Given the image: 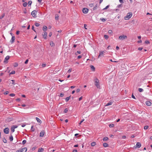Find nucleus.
<instances>
[{
	"mask_svg": "<svg viewBox=\"0 0 152 152\" xmlns=\"http://www.w3.org/2000/svg\"><path fill=\"white\" fill-rule=\"evenodd\" d=\"M72 69H69V70L67 71V72L68 73H70L72 71Z\"/></svg>",
	"mask_w": 152,
	"mask_h": 152,
	"instance_id": "obj_48",
	"label": "nucleus"
},
{
	"mask_svg": "<svg viewBox=\"0 0 152 152\" xmlns=\"http://www.w3.org/2000/svg\"><path fill=\"white\" fill-rule=\"evenodd\" d=\"M11 81H12V84H13V85H15V80H11Z\"/></svg>",
	"mask_w": 152,
	"mask_h": 152,
	"instance_id": "obj_49",
	"label": "nucleus"
},
{
	"mask_svg": "<svg viewBox=\"0 0 152 152\" xmlns=\"http://www.w3.org/2000/svg\"><path fill=\"white\" fill-rule=\"evenodd\" d=\"M32 3V1H29L28 2V6H31Z\"/></svg>",
	"mask_w": 152,
	"mask_h": 152,
	"instance_id": "obj_29",
	"label": "nucleus"
},
{
	"mask_svg": "<svg viewBox=\"0 0 152 152\" xmlns=\"http://www.w3.org/2000/svg\"><path fill=\"white\" fill-rule=\"evenodd\" d=\"M15 71L14 70L12 71L10 73V74H14L15 73Z\"/></svg>",
	"mask_w": 152,
	"mask_h": 152,
	"instance_id": "obj_30",
	"label": "nucleus"
},
{
	"mask_svg": "<svg viewBox=\"0 0 152 152\" xmlns=\"http://www.w3.org/2000/svg\"><path fill=\"white\" fill-rule=\"evenodd\" d=\"M146 104L148 106H150L151 104V103L149 101H147L145 102Z\"/></svg>",
	"mask_w": 152,
	"mask_h": 152,
	"instance_id": "obj_14",
	"label": "nucleus"
},
{
	"mask_svg": "<svg viewBox=\"0 0 152 152\" xmlns=\"http://www.w3.org/2000/svg\"><path fill=\"white\" fill-rule=\"evenodd\" d=\"M4 16H5V14H4V13L2 15H1L0 16V19H2L4 17Z\"/></svg>",
	"mask_w": 152,
	"mask_h": 152,
	"instance_id": "obj_34",
	"label": "nucleus"
},
{
	"mask_svg": "<svg viewBox=\"0 0 152 152\" xmlns=\"http://www.w3.org/2000/svg\"><path fill=\"white\" fill-rule=\"evenodd\" d=\"M27 5V3L26 2H25L23 4V6L24 7H26Z\"/></svg>",
	"mask_w": 152,
	"mask_h": 152,
	"instance_id": "obj_42",
	"label": "nucleus"
},
{
	"mask_svg": "<svg viewBox=\"0 0 152 152\" xmlns=\"http://www.w3.org/2000/svg\"><path fill=\"white\" fill-rule=\"evenodd\" d=\"M96 145V142H93L91 143V145L92 146H94Z\"/></svg>",
	"mask_w": 152,
	"mask_h": 152,
	"instance_id": "obj_33",
	"label": "nucleus"
},
{
	"mask_svg": "<svg viewBox=\"0 0 152 152\" xmlns=\"http://www.w3.org/2000/svg\"><path fill=\"white\" fill-rule=\"evenodd\" d=\"M104 53H105V52L104 51L100 52L99 55L98 56V58H99L100 56H103L104 55Z\"/></svg>",
	"mask_w": 152,
	"mask_h": 152,
	"instance_id": "obj_10",
	"label": "nucleus"
},
{
	"mask_svg": "<svg viewBox=\"0 0 152 152\" xmlns=\"http://www.w3.org/2000/svg\"><path fill=\"white\" fill-rule=\"evenodd\" d=\"M13 137L12 136V134H11L10 135V136L9 137V140L10 141H12L13 140Z\"/></svg>",
	"mask_w": 152,
	"mask_h": 152,
	"instance_id": "obj_15",
	"label": "nucleus"
},
{
	"mask_svg": "<svg viewBox=\"0 0 152 152\" xmlns=\"http://www.w3.org/2000/svg\"><path fill=\"white\" fill-rule=\"evenodd\" d=\"M9 132V129L8 128H6L4 129V132L5 134H8Z\"/></svg>",
	"mask_w": 152,
	"mask_h": 152,
	"instance_id": "obj_7",
	"label": "nucleus"
},
{
	"mask_svg": "<svg viewBox=\"0 0 152 152\" xmlns=\"http://www.w3.org/2000/svg\"><path fill=\"white\" fill-rule=\"evenodd\" d=\"M109 7V5H107L106 7L103 9V10H104L108 9Z\"/></svg>",
	"mask_w": 152,
	"mask_h": 152,
	"instance_id": "obj_45",
	"label": "nucleus"
},
{
	"mask_svg": "<svg viewBox=\"0 0 152 152\" xmlns=\"http://www.w3.org/2000/svg\"><path fill=\"white\" fill-rule=\"evenodd\" d=\"M18 66V64L17 63H15V65L14 66V67H17Z\"/></svg>",
	"mask_w": 152,
	"mask_h": 152,
	"instance_id": "obj_62",
	"label": "nucleus"
},
{
	"mask_svg": "<svg viewBox=\"0 0 152 152\" xmlns=\"http://www.w3.org/2000/svg\"><path fill=\"white\" fill-rule=\"evenodd\" d=\"M73 152H77V150L76 149L73 150Z\"/></svg>",
	"mask_w": 152,
	"mask_h": 152,
	"instance_id": "obj_64",
	"label": "nucleus"
},
{
	"mask_svg": "<svg viewBox=\"0 0 152 152\" xmlns=\"http://www.w3.org/2000/svg\"><path fill=\"white\" fill-rule=\"evenodd\" d=\"M81 51H77L76 53V55H77L78 54H80L81 53Z\"/></svg>",
	"mask_w": 152,
	"mask_h": 152,
	"instance_id": "obj_37",
	"label": "nucleus"
},
{
	"mask_svg": "<svg viewBox=\"0 0 152 152\" xmlns=\"http://www.w3.org/2000/svg\"><path fill=\"white\" fill-rule=\"evenodd\" d=\"M95 80V85L96 86L97 88H100V86L99 83V80L97 78H96Z\"/></svg>",
	"mask_w": 152,
	"mask_h": 152,
	"instance_id": "obj_1",
	"label": "nucleus"
},
{
	"mask_svg": "<svg viewBox=\"0 0 152 152\" xmlns=\"http://www.w3.org/2000/svg\"><path fill=\"white\" fill-rule=\"evenodd\" d=\"M113 102H108L105 106H108L109 105H111L112 104Z\"/></svg>",
	"mask_w": 152,
	"mask_h": 152,
	"instance_id": "obj_20",
	"label": "nucleus"
},
{
	"mask_svg": "<svg viewBox=\"0 0 152 152\" xmlns=\"http://www.w3.org/2000/svg\"><path fill=\"white\" fill-rule=\"evenodd\" d=\"M31 130L32 132H34L35 130V128L33 127V126H32L31 127Z\"/></svg>",
	"mask_w": 152,
	"mask_h": 152,
	"instance_id": "obj_32",
	"label": "nucleus"
},
{
	"mask_svg": "<svg viewBox=\"0 0 152 152\" xmlns=\"http://www.w3.org/2000/svg\"><path fill=\"white\" fill-rule=\"evenodd\" d=\"M145 43L146 44H148L150 43V42L148 40H146L145 42Z\"/></svg>",
	"mask_w": 152,
	"mask_h": 152,
	"instance_id": "obj_41",
	"label": "nucleus"
},
{
	"mask_svg": "<svg viewBox=\"0 0 152 152\" xmlns=\"http://www.w3.org/2000/svg\"><path fill=\"white\" fill-rule=\"evenodd\" d=\"M80 91V89H77V90H76V92L77 93H78Z\"/></svg>",
	"mask_w": 152,
	"mask_h": 152,
	"instance_id": "obj_52",
	"label": "nucleus"
},
{
	"mask_svg": "<svg viewBox=\"0 0 152 152\" xmlns=\"http://www.w3.org/2000/svg\"><path fill=\"white\" fill-rule=\"evenodd\" d=\"M55 18V19L56 20H58V19H59V16L58 15H56Z\"/></svg>",
	"mask_w": 152,
	"mask_h": 152,
	"instance_id": "obj_27",
	"label": "nucleus"
},
{
	"mask_svg": "<svg viewBox=\"0 0 152 152\" xmlns=\"http://www.w3.org/2000/svg\"><path fill=\"white\" fill-rule=\"evenodd\" d=\"M64 96V94L63 93H61L60 94V97H63Z\"/></svg>",
	"mask_w": 152,
	"mask_h": 152,
	"instance_id": "obj_46",
	"label": "nucleus"
},
{
	"mask_svg": "<svg viewBox=\"0 0 152 152\" xmlns=\"http://www.w3.org/2000/svg\"><path fill=\"white\" fill-rule=\"evenodd\" d=\"M103 145L104 147H107L108 146V144L106 143H104L103 144Z\"/></svg>",
	"mask_w": 152,
	"mask_h": 152,
	"instance_id": "obj_18",
	"label": "nucleus"
},
{
	"mask_svg": "<svg viewBox=\"0 0 152 152\" xmlns=\"http://www.w3.org/2000/svg\"><path fill=\"white\" fill-rule=\"evenodd\" d=\"M12 127H13L15 129L17 128L18 127V126L16 125H13L12 126Z\"/></svg>",
	"mask_w": 152,
	"mask_h": 152,
	"instance_id": "obj_51",
	"label": "nucleus"
},
{
	"mask_svg": "<svg viewBox=\"0 0 152 152\" xmlns=\"http://www.w3.org/2000/svg\"><path fill=\"white\" fill-rule=\"evenodd\" d=\"M42 67H44L46 66V64H42Z\"/></svg>",
	"mask_w": 152,
	"mask_h": 152,
	"instance_id": "obj_56",
	"label": "nucleus"
},
{
	"mask_svg": "<svg viewBox=\"0 0 152 152\" xmlns=\"http://www.w3.org/2000/svg\"><path fill=\"white\" fill-rule=\"evenodd\" d=\"M94 3H91L89 5V6L91 7H94Z\"/></svg>",
	"mask_w": 152,
	"mask_h": 152,
	"instance_id": "obj_28",
	"label": "nucleus"
},
{
	"mask_svg": "<svg viewBox=\"0 0 152 152\" xmlns=\"http://www.w3.org/2000/svg\"><path fill=\"white\" fill-rule=\"evenodd\" d=\"M127 38V37L126 35H121L119 36V39L121 40H123L125 39H126Z\"/></svg>",
	"mask_w": 152,
	"mask_h": 152,
	"instance_id": "obj_3",
	"label": "nucleus"
},
{
	"mask_svg": "<svg viewBox=\"0 0 152 152\" xmlns=\"http://www.w3.org/2000/svg\"><path fill=\"white\" fill-rule=\"evenodd\" d=\"M114 124H110L109 125V126L110 128H112L114 126Z\"/></svg>",
	"mask_w": 152,
	"mask_h": 152,
	"instance_id": "obj_38",
	"label": "nucleus"
},
{
	"mask_svg": "<svg viewBox=\"0 0 152 152\" xmlns=\"http://www.w3.org/2000/svg\"><path fill=\"white\" fill-rule=\"evenodd\" d=\"M88 9L87 8H84L83 9V12L84 13L86 14L88 12Z\"/></svg>",
	"mask_w": 152,
	"mask_h": 152,
	"instance_id": "obj_8",
	"label": "nucleus"
},
{
	"mask_svg": "<svg viewBox=\"0 0 152 152\" xmlns=\"http://www.w3.org/2000/svg\"><path fill=\"white\" fill-rule=\"evenodd\" d=\"M9 93V92L8 91H6V92H5L4 94L5 95H7V94H8Z\"/></svg>",
	"mask_w": 152,
	"mask_h": 152,
	"instance_id": "obj_61",
	"label": "nucleus"
},
{
	"mask_svg": "<svg viewBox=\"0 0 152 152\" xmlns=\"http://www.w3.org/2000/svg\"><path fill=\"white\" fill-rule=\"evenodd\" d=\"M36 119L38 122H39L40 124L42 123V121L39 118L37 117H36Z\"/></svg>",
	"mask_w": 152,
	"mask_h": 152,
	"instance_id": "obj_16",
	"label": "nucleus"
},
{
	"mask_svg": "<svg viewBox=\"0 0 152 152\" xmlns=\"http://www.w3.org/2000/svg\"><path fill=\"white\" fill-rule=\"evenodd\" d=\"M35 26H36L37 27L39 26V24L38 23H36V22L35 23Z\"/></svg>",
	"mask_w": 152,
	"mask_h": 152,
	"instance_id": "obj_43",
	"label": "nucleus"
},
{
	"mask_svg": "<svg viewBox=\"0 0 152 152\" xmlns=\"http://www.w3.org/2000/svg\"><path fill=\"white\" fill-rule=\"evenodd\" d=\"M119 1L120 2V3H124L123 0H119Z\"/></svg>",
	"mask_w": 152,
	"mask_h": 152,
	"instance_id": "obj_59",
	"label": "nucleus"
},
{
	"mask_svg": "<svg viewBox=\"0 0 152 152\" xmlns=\"http://www.w3.org/2000/svg\"><path fill=\"white\" fill-rule=\"evenodd\" d=\"M20 31H16V34L17 35H18L19 33H20Z\"/></svg>",
	"mask_w": 152,
	"mask_h": 152,
	"instance_id": "obj_60",
	"label": "nucleus"
},
{
	"mask_svg": "<svg viewBox=\"0 0 152 152\" xmlns=\"http://www.w3.org/2000/svg\"><path fill=\"white\" fill-rule=\"evenodd\" d=\"M82 57V56L81 55H79V56H77V58L78 59H80V58H81Z\"/></svg>",
	"mask_w": 152,
	"mask_h": 152,
	"instance_id": "obj_57",
	"label": "nucleus"
},
{
	"mask_svg": "<svg viewBox=\"0 0 152 152\" xmlns=\"http://www.w3.org/2000/svg\"><path fill=\"white\" fill-rule=\"evenodd\" d=\"M15 129L13 128V127H12V126L11 127V131L12 132H14L15 131Z\"/></svg>",
	"mask_w": 152,
	"mask_h": 152,
	"instance_id": "obj_40",
	"label": "nucleus"
},
{
	"mask_svg": "<svg viewBox=\"0 0 152 152\" xmlns=\"http://www.w3.org/2000/svg\"><path fill=\"white\" fill-rule=\"evenodd\" d=\"M138 91L140 92H142L143 91V89L141 88H139L138 89Z\"/></svg>",
	"mask_w": 152,
	"mask_h": 152,
	"instance_id": "obj_36",
	"label": "nucleus"
},
{
	"mask_svg": "<svg viewBox=\"0 0 152 152\" xmlns=\"http://www.w3.org/2000/svg\"><path fill=\"white\" fill-rule=\"evenodd\" d=\"M68 111V109L67 108H65L64 111V113H66Z\"/></svg>",
	"mask_w": 152,
	"mask_h": 152,
	"instance_id": "obj_24",
	"label": "nucleus"
},
{
	"mask_svg": "<svg viewBox=\"0 0 152 152\" xmlns=\"http://www.w3.org/2000/svg\"><path fill=\"white\" fill-rule=\"evenodd\" d=\"M10 58V56H7L5 58L4 60V63L6 64H7L8 63L7 60L9 59Z\"/></svg>",
	"mask_w": 152,
	"mask_h": 152,
	"instance_id": "obj_9",
	"label": "nucleus"
},
{
	"mask_svg": "<svg viewBox=\"0 0 152 152\" xmlns=\"http://www.w3.org/2000/svg\"><path fill=\"white\" fill-rule=\"evenodd\" d=\"M148 126H145L144 127V129H148Z\"/></svg>",
	"mask_w": 152,
	"mask_h": 152,
	"instance_id": "obj_44",
	"label": "nucleus"
},
{
	"mask_svg": "<svg viewBox=\"0 0 152 152\" xmlns=\"http://www.w3.org/2000/svg\"><path fill=\"white\" fill-rule=\"evenodd\" d=\"M122 6H123V5L122 4H120L118 5V7H122Z\"/></svg>",
	"mask_w": 152,
	"mask_h": 152,
	"instance_id": "obj_53",
	"label": "nucleus"
},
{
	"mask_svg": "<svg viewBox=\"0 0 152 152\" xmlns=\"http://www.w3.org/2000/svg\"><path fill=\"white\" fill-rule=\"evenodd\" d=\"M113 33L112 31V30H109L108 31V33L110 34H111Z\"/></svg>",
	"mask_w": 152,
	"mask_h": 152,
	"instance_id": "obj_50",
	"label": "nucleus"
},
{
	"mask_svg": "<svg viewBox=\"0 0 152 152\" xmlns=\"http://www.w3.org/2000/svg\"><path fill=\"white\" fill-rule=\"evenodd\" d=\"M104 38L106 39H107L108 38V36L107 35H105L104 36Z\"/></svg>",
	"mask_w": 152,
	"mask_h": 152,
	"instance_id": "obj_35",
	"label": "nucleus"
},
{
	"mask_svg": "<svg viewBox=\"0 0 152 152\" xmlns=\"http://www.w3.org/2000/svg\"><path fill=\"white\" fill-rule=\"evenodd\" d=\"M37 11L36 10H34L31 12V14L34 18H36L37 17Z\"/></svg>",
	"mask_w": 152,
	"mask_h": 152,
	"instance_id": "obj_5",
	"label": "nucleus"
},
{
	"mask_svg": "<svg viewBox=\"0 0 152 152\" xmlns=\"http://www.w3.org/2000/svg\"><path fill=\"white\" fill-rule=\"evenodd\" d=\"M44 34H42L43 37L45 39H46V37L47 36V33L46 32H44Z\"/></svg>",
	"mask_w": 152,
	"mask_h": 152,
	"instance_id": "obj_12",
	"label": "nucleus"
},
{
	"mask_svg": "<svg viewBox=\"0 0 152 152\" xmlns=\"http://www.w3.org/2000/svg\"><path fill=\"white\" fill-rule=\"evenodd\" d=\"M108 138L107 137H104L103 138V140L104 141H106L107 140H108Z\"/></svg>",
	"mask_w": 152,
	"mask_h": 152,
	"instance_id": "obj_25",
	"label": "nucleus"
},
{
	"mask_svg": "<svg viewBox=\"0 0 152 152\" xmlns=\"http://www.w3.org/2000/svg\"><path fill=\"white\" fill-rule=\"evenodd\" d=\"M87 25L86 24H84V27L86 29H87V28H86V26Z\"/></svg>",
	"mask_w": 152,
	"mask_h": 152,
	"instance_id": "obj_55",
	"label": "nucleus"
},
{
	"mask_svg": "<svg viewBox=\"0 0 152 152\" xmlns=\"http://www.w3.org/2000/svg\"><path fill=\"white\" fill-rule=\"evenodd\" d=\"M27 150L26 148H24L20 149L17 150L16 151V152H26Z\"/></svg>",
	"mask_w": 152,
	"mask_h": 152,
	"instance_id": "obj_4",
	"label": "nucleus"
},
{
	"mask_svg": "<svg viewBox=\"0 0 152 152\" xmlns=\"http://www.w3.org/2000/svg\"><path fill=\"white\" fill-rule=\"evenodd\" d=\"M50 45L52 47L54 46L55 45L54 43H53V42L52 41H51L50 42Z\"/></svg>",
	"mask_w": 152,
	"mask_h": 152,
	"instance_id": "obj_26",
	"label": "nucleus"
},
{
	"mask_svg": "<svg viewBox=\"0 0 152 152\" xmlns=\"http://www.w3.org/2000/svg\"><path fill=\"white\" fill-rule=\"evenodd\" d=\"M28 59H27L26 61H25V64H27L28 62Z\"/></svg>",
	"mask_w": 152,
	"mask_h": 152,
	"instance_id": "obj_58",
	"label": "nucleus"
},
{
	"mask_svg": "<svg viewBox=\"0 0 152 152\" xmlns=\"http://www.w3.org/2000/svg\"><path fill=\"white\" fill-rule=\"evenodd\" d=\"M44 134L45 132L43 130L40 132V133L39 136L40 137H43L44 136Z\"/></svg>",
	"mask_w": 152,
	"mask_h": 152,
	"instance_id": "obj_13",
	"label": "nucleus"
},
{
	"mask_svg": "<svg viewBox=\"0 0 152 152\" xmlns=\"http://www.w3.org/2000/svg\"><path fill=\"white\" fill-rule=\"evenodd\" d=\"M3 142L5 143H6L7 142V141L4 137L3 139Z\"/></svg>",
	"mask_w": 152,
	"mask_h": 152,
	"instance_id": "obj_21",
	"label": "nucleus"
},
{
	"mask_svg": "<svg viewBox=\"0 0 152 152\" xmlns=\"http://www.w3.org/2000/svg\"><path fill=\"white\" fill-rule=\"evenodd\" d=\"M26 140H23V142H22V144L23 145H24V144H25L26 143Z\"/></svg>",
	"mask_w": 152,
	"mask_h": 152,
	"instance_id": "obj_47",
	"label": "nucleus"
},
{
	"mask_svg": "<svg viewBox=\"0 0 152 152\" xmlns=\"http://www.w3.org/2000/svg\"><path fill=\"white\" fill-rule=\"evenodd\" d=\"M44 150V149L43 148H39L38 150V152H42Z\"/></svg>",
	"mask_w": 152,
	"mask_h": 152,
	"instance_id": "obj_17",
	"label": "nucleus"
},
{
	"mask_svg": "<svg viewBox=\"0 0 152 152\" xmlns=\"http://www.w3.org/2000/svg\"><path fill=\"white\" fill-rule=\"evenodd\" d=\"M15 39V37L14 36H12L11 39L10 41V42L11 44H12L14 42Z\"/></svg>",
	"mask_w": 152,
	"mask_h": 152,
	"instance_id": "obj_11",
	"label": "nucleus"
},
{
	"mask_svg": "<svg viewBox=\"0 0 152 152\" xmlns=\"http://www.w3.org/2000/svg\"><path fill=\"white\" fill-rule=\"evenodd\" d=\"M52 33L51 32H50V33H49V37H51V36H52Z\"/></svg>",
	"mask_w": 152,
	"mask_h": 152,
	"instance_id": "obj_63",
	"label": "nucleus"
},
{
	"mask_svg": "<svg viewBox=\"0 0 152 152\" xmlns=\"http://www.w3.org/2000/svg\"><path fill=\"white\" fill-rule=\"evenodd\" d=\"M90 67L91 68V69L93 71H94L95 70V68L93 65H91Z\"/></svg>",
	"mask_w": 152,
	"mask_h": 152,
	"instance_id": "obj_19",
	"label": "nucleus"
},
{
	"mask_svg": "<svg viewBox=\"0 0 152 152\" xmlns=\"http://www.w3.org/2000/svg\"><path fill=\"white\" fill-rule=\"evenodd\" d=\"M141 146V143L140 142H138L137 143L136 145V146H134V148H140Z\"/></svg>",
	"mask_w": 152,
	"mask_h": 152,
	"instance_id": "obj_6",
	"label": "nucleus"
},
{
	"mask_svg": "<svg viewBox=\"0 0 152 152\" xmlns=\"http://www.w3.org/2000/svg\"><path fill=\"white\" fill-rule=\"evenodd\" d=\"M70 97H71V96H69V97H67L66 99H65V100H66V102H67L68 101L69 99H70Z\"/></svg>",
	"mask_w": 152,
	"mask_h": 152,
	"instance_id": "obj_23",
	"label": "nucleus"
},
{
	"mask_svg": "<svg viewBox=\"0 0 152 152\" xmlns=\"http://www.w3.org/2000/svg\"><path fill=\"white\" fill-rule=\"evenodd\" d=\"M97 4H96V5H95V7H94L93 8V10H95L97 8Z\"/></svg>",
	"mask_w": 152,
	"mask_h": 152,
	"instance_id": "obj_31",
	"label": "nucleus"
},
{
	"mask_svg": "<svg viewBox=\"0 0 152 152\" xmlns=\"http://www.w3.org/2000/svg\"><path fill=\"white\" fill-rule=\"evenodd\" d=\"M9 95H10V96H11L13 97V96H15V94H14L12 93V94H10Z\"/></svg>",
	"mask_w": 152,
	"mask_h": 152,
	"instance_id": "obj_39",
	"label": "nucleus"
},
{
	"mask_svg": "<svg viewBox=\"0 0 152 152\" xmlns=\"http://www.w3.org/2000/svg\"><path fill=\"white\" fill-rule=\"evenodd\" d=\"M142 49H143V48L142 47H139L138 48V50H142Z\"/></svg>",
	"mask_w": 152,
	"mask_h": 152,
	"instance_id": "obj_54",
	"label": "nucleus"
},
{
	"mask_svg": "<svg viewBox=\"0 0 152 152\" xmlns=\"http://www.w3.org/2000/svg\"><path fill=\"white\" fill-rule=\"evenodd\" d=\"M47 29V27L46 26H44L43 28V30L45 31Z\"/></svg>",
	"mask_w": 152,
	"mask_h": 152,
	"instance_id": "obj_22",
	"label": "nucleus"
},
{
	"mask_svg": "<svg viewBox=\"0 0 152 152\" xmlns=\"http://www.w3.org/2000/svg\"><path fill=\"white\" fill-rule=\"evenodd\" d=\"M132 14L131 12L128 13L125 17L124 19L126 20L129 19L132 16Z\"/></svg>",
	"mask_w": 152,
	"mask_h": 152,
	"instance_id": "obj_2",
	"label": "nucleus"
}]
</instances>
